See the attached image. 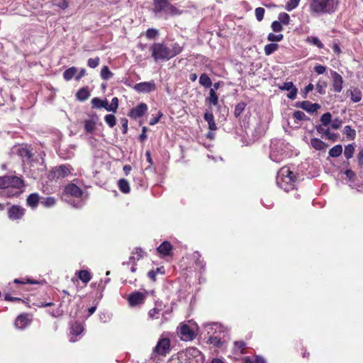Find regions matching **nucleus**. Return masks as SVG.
Returning <instances> with one entry per match:
<instances>
[{"label":"nucleus","mask_w":363,"mask_h":363,"mask_svg":"<svg viewBox=\"0 0 363 363\" xmlns=\"http://www.w3.org/2000/svg\"><path fill=\"white\" fill-rule=\"evenodd\" d=\"M307 41L317 46L320 49L323 48V44L317 37L308 38Z\"/></svg>","instance_id":"51"},{"label":"nucleus","mask_w":363,"mask_h":363,"mask_svg":"<svg viewBox=\"0 0 363 363\" xmlns=\"http://www.w3.org/2000/svg\"><path fill=\"white\" fill-rule=\"evenodd\" d=\"M24 186L25 182L22 178L16 176H9L6 196L9 198L20 196Z\"/></svg>","instance_id":"4"},{"label":"nucleus","mask_w":363,"mask_h":363,"mask_svg":"<svg viewBox=\"0 0 363 363\" xmlns=\"http://www.w3.org/2000/svg\"><path fill=\"white\" fill-rule=\"evenodd\" d=\"M331 118H332V116H331L330 113H329V112H327V113L323 114V116L320 118V121L322 123L321 125L326 126L328 124H330L332 121Z\"/></svg>","instance_id":"47"},{"label":"nucleus","mask_w":363,"mask_h":363,"mask_svg":"<svg viewBox=\"0 0 363 363\" xmlns=\"http://www.w3.org/2000/svg\"><path fill=\"white\" fill-rule=\"evenodd\" d=\"M271 27L274 32H281L283 30L282 24L278 21H273Z\"/></svg>","instance_id":"59"},{"label":"nucleus","mask_w":363,"mask_h":363,"mask_svg":"<svg viewBox=\"0 0 363 363\" xmlns=\"http://www.w3.org/2000/svg\"><path fill=\"white\" fill-rule=\"evenodd\" d=\"M203 357L196 347L187 348L178 353L177 358H173L169 363H203Z\"/></svg>","instance_id":"2"},{"label":"nucleus","mask_w":363,"mask_h":363,"mask_svg":"<svg viewBox=\"0 0 363 363\" xmlns=\"http://www.w3.org/2000/svg\"><path fill=\"white\" fill-rule=\"evenodd\" d=\"M199 84L206 88H210L212 86V81L207 74L203 73L199 77Z\"/></svg>","instance_id":"34"},{"label":"nucleus","mask_w":363,"mask_h":363,"mask_svg":"<svg viewBox=\"0 0 363 363\" xmlns=\"http://www.w3.org/2000/svg\"><path fill=\"white\" fill-rule=\"evenodd\" d=\"M26 213V209L18 205H13L8 210V217L11 220H21Z\"/></svg>","instance_id":"9"},{"label":"nucleus","mask_w":363,"mask_h":363,"mask_svg":"<svg viewBox=\"0 0 363 363\" xmlns=\"http://www.w3.org/2000/svg\"><path fill=\"white\" fill-rule=\"evenodd\" d=\"M133 88L138 92L150 93L156 89V85L154 81L144 82L135 84Z\"/></svg>","instance_id":"12"},{"label":"nucleus","mask_w":363,"mask_h":363,"mask_svg":"<svg viewBox=\"0 0 363 363\" xmlns=\"http://www.w3.org/2000/svg\"><path fill=\"white\" fill-rule=\"evenodd\" d=\"M172 250V245L168 241H164L157 248V252L162 257L168 256Z\"/></svg>","instance_id":"20"},{"label":"nucleus","mask_w":363,"mask_h":363,"mask_svg":"<svg viewBox=\"0 0 363 363\" xmlns=\"http://www.w3.org/2000/svg\"><path fill=\"white\" fill-rule=\"evenodd\" d=\"M347 95L350 96L351 101L354 103L359 102L362 98V93L357 87H354L352 89H348L347 91Z\"/></svg>","instance_id":"21"},{"label":"nucleus","mask_w":363,"mask_h":363,"mask_svg":"<svg viewBox=\"0 0 363 363\" xmlns=\"http://www.w3.org/2000/svg\"><path fill=\"white\" fill-rule=\"evenodd\" d=\"M279 89L289 91V93L287 94V97L291 100L296 98L298 89L294 86L292 82H286L283 83L282 85L279 86Z\"/></svg>","instance_id":"15"},{"label":"nucleus","mask_w":363,"mask_h":363,"mask_svg":"<svg viewBox=\"0 0 363 363\" xmlns=\"http://www.w3.org/2000/svg\"><path fill=\"white\" fill-rule=\"evenodd\" d=\"M13 282L15 284H22V285H25L26 284H35L36 281H33V279H25V278H22V279H15L13 280Z\"/></svg>","instance_id":"58"},{"label":"nucleus","mask_w":363,"mask_h":363,"mask_svg":"<svg viewBox=\"0 0 363 363\" xmlns=\"http://www.w3.org/2000/svg\"><path fill=\"white\" fill-rule=\"evenodd\" d=\"M70 174V169L69 166L62 164L56 167L55 170L53 171L51 174H52V178L55 179H59L61 178H65L67 177Z\"/></svg>","instance_id":"16"},{"label":"nucleus","mask_w":363,"mask_h":363,"mask_svg":"<svg viewBox=\"0 0 363 363\" xmlns=\"http://www.w3.org/2000/svg\"><path fill=\"white\" fill-rule=\"evenodd\" d=\"M295 106L305 110L309 113H315L320 108V106L318 104H313L309 101H298L296 102Z\"/></svg>","instance_id":"11"},{"label":"nucleus","mask_w":363,"mask_h":363,"mask_svg":"<svg viewBox=\"0 0 363 363\" xmlns=\"http://www.w3.org/2000/svg\"><path fill=\"white\" fill-rule=\"evenodd\" d=\"M145 298L146 294L145 293L135 291L129 295L128 301L131 306H135L143 303Z\"/></svg>","instance_id":"10"},{"label":"nucleus","mask_w":363,"mask_h":363,"mask_svg":"<svg viewBox=\"0 0 363 363\" xmlns=\"http://www.w3.org/2000/svg\"><path fill=\"white\" fill-rule=\"evenodd\" d=\"M150 50L155 61L168 60L169 58V48L162 43H154Z\"/></svg>","instance_id":"5"},{"label":"nucleus","mask_w":363,"mask_h":363,"mask_svg":"<svg viewBox=\"0 0 363 363\" xmlns=\"http://www.w3.org/2000/svg\"><path fill=\"white\" fill-rule=\"evenodd\" d=\"M206 103L217 106L218 104V96L214 89H211L209 91V96L206 99Z\"/></svg>","instance_id":"31"},{"label":"nucleus","mask_w":363,"mask_h":363,"mask_svg":"<svg viewBox=\"0 0 363 363\" xmlns=\"http://www.w3.org/2000/svg\"><path fill=\"white\" fill-rule=\"evenodd\" d=\"M164 12H166L172 16L180 15L182 13V11L179 9H177L175 6L170 4L169 2V1H167V8H166Z\"/></svg>","instance_id":"37"},{"label":"nucleus","mask_w":363,"mask_h":363,"mask_svg":"<svg viewBox=\"0 0 363 363\" xmlns=\"http://www.w3.org/2000/svg\"><path fill=\"white\" fill-rule=\"evenodd\" d=\"M64 194L67 196L80 199L84 194V191L75 184L69 183L65 186Z\"/></svg>","instance_id":"8"},{"label":"nucleus","mask_w":363,"mask_h":363,"mask_svg":"<svg viewBox=\"0 0 363 363\" xmlns=\"http://www.w3.org/2000/svg\"><path fill=\"white\" fill-rule=\"evenodd\" d=\"M56 201L53 197H48L41 201V203L45 207H51L55 204Z\"/></svg>","instance_id":"57"},{"label":"nucleus","mask_w":363,"mask_h":363,"mask_svg":"<svg viewBox=\"0 0 363 363\" xmlns=\"http://www.w3.org/2000/svg\"><path fill=\"white\" fill-rule=\"evenodd\" d=\"M342 153V146L340 144L336 145L329 150V156L332 157H337Z\"/></svg>","instance_id":"35"},{"label":"nucleus","mask_w":363,"mask_h":363,"mask_svg":"<svg viewBox=\"0 0 363 363\" xmlns=\"http://www.w3.org/2000/svg\"><path fill=\"white\" fill-rule=\"evenodd\" d=\"M279 21L281 24L288 25L290 21V16L288 13L283 12L280 13L278 16Z\"/></svg>","instance_id":"46"},{"label":"nucleus","mask_w":363,"mask_h":363,"mask_svg":"<svg viewBox=\"0 0 363 363\" xmlns=\"http://www.w3.org/2000/svg\"><path fill=\"white\" fill-rule=\"evenodd\" d=\"M91 107L92 108H101V99L99 97H94L91 101Z\"/></svg>","instance_id":"60"},{"label":"nucleus","mask_w":363,"mask_h":363,"mask_svg":"<svg viewBox=\"0 0 363 363\" xmlns=\"http://www.w3.org/2000/svg\"><path fill=\"white\" fill-rule=\"evenodd\" d=\"M147 110V106L145 103H140L135 108H132L128 113V116L137 119L143 116Z\"/></svg>","instance_id":"14"},{"label":"nucleus","mask_w":363,"mask_h":363,"mask_svg":"<svg viewBox=\"0 0 363 363\" xmlns=\"http://www.w3.org/2000/svg\"><path fill=\"white\" fill-rule=\"evenodd\" d=\"M357 162L359 167H363V148L359 150L357 156Z\"/></svg>","instance_id":"64"},{"label":"nucleus","mask_w":363,"mask_h":363,"mask_svg":"<svg viewBox=\"0 0 363 363\" xmlns=\"http://www.w3.org/2000/svg\"><path fill=\"white\" fill-rule=\"evenodd\" d=\"M167 1L168 0H153L155 13H157L164 11L167 8Z\"/></svg>","instance_id":"28"},{"label":"nucleus","mask_w":363,"mask_h":363,"mask_svg":"<svg viewBox=\"0 0 363 363\" xmlns=\"http://www.w3.org/2000/svg\"><path fill=\"white\" fill-rule=\"evenodd\" d=\"M84 331V327L82 323L75 322L70 327V341L74 342L78 340L77 336L80 335Z\"/></svg>","instance_id":"18"},{"label":"nucleus","mask_w":363,"mask_h":363,"mask_svg":"<svg viewBox=\"0 0 363 363\" xmlns=\"http://www.w3.org/2000/svg\"><path fill=\"white\" fill-rule=\"evenodd\" d=\"M209 342L216 347H219L222 344L220 339L218 337H211L209 338Z\"/></svg>","instance_id":"63"},{"label":"nucleus","mask_w":363,"mask_h":363,"mask_svg":"<svg viewBox=\"0 0 363 363\" xmlns=\"http://www.w3.org/2000/svg\"><path fill=\"white\" fill-rule=\"evenodd\" d=\"M9 176L0 177V189L3 191V193L6 194V190L7 189V182Z\"/></svg>","instance_id":"54"},{"label":"nucleus","mask_w":363,"mask_h":363,"mask_svg":"<svg viewBox=\"0 0 363 363\" xmlns=\"http://www.w3.org/2000/svg\"><path fill=\"white\" fill-rule=\"evenodd\" d=\"M204 120L208 123V128L213 131L217 130V125L214 121L213 114L211 112H206L203 116Z\"/></svg>","instance_id":"27"},{"label":"nucleus","mask_w":363,"mask_h":363,"mask_svg":"<svg viewBox=\"0 0 363 363\" xmlns=\"http://www.w3.org/2000/svg\"><path fill=\"white\" fill-rule=\"evenodd\" d=\"M300 1L301 0H289L286 4V9L288 11H292L298 6Z\"/></svg>","instance_id":"50"},{"label":"nucleus","mask_w":363,"mask_h":363,"mask_svg":"<svg viewBox=\"0 0 363 363\" xmlns=\"http://www.w3.org/2000/svg\"><path fill=\"white\" fill-rule=\"evenodd\" d=\"M179 333L181 339L184 341H191L196 337L194 330L187 324H180L179 328Z\"/></svg>","instance_id":"7"},{"label":"nucleus","mask_w":363,"mask_h":363,"mask_svg":"<svg viewBox=\"0 0 363 363\" xmlns=\"http://www.w3.org/2000/svg\"><path fill=\"white\" fill-rule=\"evenodd\" d=\"M104 121L110 128L114 127L116 124V118L113 114L106 115Z\"/></svg>","instance_id":"44"},{"label":"nucleus","mask_w":363,"mask_h":363,"mask_svg":"<svg viewBox=\"0 0 363 363\" xmlns=\"http://www.w3.org/2000/svg\"><path fill=\"white\" fill-rule=\"evenodd\" d=\"M293 118L298 121L310 120V118L301 111H295L293 113Z\"/></svg>","instance_id":"43"},{"label":"nucleus","mask_w":363,"mask_h":363,"mask_svg":"<svg viewBox=\"0 0 363 363\" xmlns=\"http://www.w3.org/2000/svg\"><path fill=\"white\" fill-rule=\"evenodd\" d=\"M100 62V59L99 57H96L95 58H89L87 62V65L90 68H96L99 66Z\"/></svg>","instance_id":"56"},{"label":"nucleus","mask_w":363,"mask_h":363,"mask_svg":"<svg viewBox=\"0 0 363 363\" xmlns=\"http://www.w3.org/2000/svg\"><path fill=\"white\" fill-rule=\"evenodd\" d=\"M30 323L31 319L29 318V315L28 313H21L16 318L14 325L17 329L23 330L29 325Z\"/></svg>","instance_id":"13"},{"label":"nucleus","mask_w":363,"mask_h":363,"mask_svg":"<svg viewBox=\"0 0 363 363\" xmlns=\"http://www.w3.org/2000/svg\"><path fill=\"white\" fill-rule=\"evenodd\" d=\"M279 48V45L277 43H269L264 46V50L266 55H269L277 51Z\"/></svg>","instance_id":"40"},{"label":"nucleus","mask_w":363,"mask_h":363,"mask_svg":"<svg viewBox=\"0 0 363 363\" xmlns=\"http://www.w3.org/2000/svg\"><path fill=\"white\" fill-rule=\"evenodd\" d=\"M343 133L350 140H354L356 137V130L352 128L350 125L345 126Z\"/></svg>","instance_id":"38"},{"label":"nucleus","mask_w":363,"mask_h":363,"mask_svg":"<svg viewBox=\"0 0 363 363\" xmlns=\"http://www.w3.org/2000/svg\"><path fill=\"white\" fill-rule=\"evenodd\" d=\"M110 108V111L116 113L118 108V99L117 97H113L111 100V104L108 106Z\"/></svg>","instance_id":"55"},{"label":"nucleus","mask_w":363,"mask_h":363,"mask_svg":"<svg viewBox=\"0 0 363 363\" xmlns=\"http://www.w3.org/2000/svg\"><path fill=\"white\" fill-rule=\"evenodd\" d=\"M233 349L235 354H245L247 352V344L243 340L235 341Z\"/></svg>","instance_id":"24"},{"label":"nucleus","mask_w":363,"mask_h":363,"mask_svg":"<svg viewBox=\"0 0 363 363\" xmlns=\"http://www.w3.org/2000/svg\"><path fill=\"white\" fill-rule=\"evenodd\" d=\"M90 91L88 86H84L79 89L76 93V99L80 101H84L87 100L90 96Z\"/></svg>","instance_id":"25"},{"label":"nucleus","mask_w":363,"mask_h":363,"mask_svg":"<svg viewBox=\"0 0 363 363\" xmlns=\"http://www.w3.org/2000/svg\"><path fill=\"white\" fill-rule=\"evenodd\" d=\"M132 254L133 255H136L135 257H136L137 260L138 261L143 257L145 252L142 248L137 247L135 249V251L132 252Z\"/></svg>","instance_id":"62"},{"label":"nucleus","mask_w":363,"mask_h":363,"mask_svg":"<svg viewBox=\"0 0 363 363\" xmlns=\"http://www.w3.org/2000/svg\"><path fill=\"white\" fill-rule=\"evenodd\" d=\"M342 123V121L339 118H336L333 119V121H331V127L333 129L337 130V129L340 128Z\"/></svg>","instance_id":"61"},{"label":"nucleus","mask_w":363,"mask_h":363,"mask_svg":"<svg viewBox=\"0 0 363 363\" xmlns=\"http://www.w3.org/2000/svg\"><path fill=\"white\" fill-rule=\"evenodd\" d=\"M113 76V73L111 72L108 67L105 65L101 68V77L104 80H108Z\"/></svg>","instance_id":"39"},{"label":"nucleus","mask_w":363,"mask_h":363,"mask_svg":"<svg viewBox=\"0 0 363 363\" xmlns=\"http://www.w3.org/2000/svg\"><path fill=\"white\" fill-rule=\"evenodd\" d=\"M338 0H311L310 11L312 13H332L338 6Z\"/></svg>","instance_id":"3"},{"label":"nucleus","mask_w":363,"mask_h":363,"mask_svg":"<svg viewBox=\"0 0 363 363\" xmlns=\"http://www.w3.org/2000/svg\"><path fill=\"white\" fill-rule=\"evenodd\" d=\"M247 104L245 102L238 103L234 110V116L235 118H239L242 113L245 109Z\"/></svg>","instance_id":"41"},{"label":"nucleus","mask_w":363,"mask_h":363,"mask_svg":"<svg viewBox=\"0 0 363 363\" xmlns=\"http://www.w3.org/2000/svg\"><path fill=\"white\" fill-rule=\"evenodd\" d=\"M170 350V340L167 337H161L154 348V352L162 356H165Z\"/></svg>","instance_id":"6"},{"label":"nucleus","mask_w":363,"mask_h":363,"mask_svg":"<svg viewBox=\"0 0 363 363\" xmlns=\"http://www.w3.org/2000/svg\"><path fill=\"white\" fill-rule=\"evenodd\" d=\"M333 78V89L335 92L340 93L342 89L343 79L342 76L335 71H333L331 73Z\"/></svg>","instance_id":"17"},{"label":"nucleus","mask_w":363,"mask_h":363,"mask_svg":"<svg viewBox=\"0 0 363 363\" xmlns=\"http://www.w3.org/2000/svg\"><path fill=\"white\" fill-rule=\"evenodd\" d=\"M311 146L315 150L325 151L328 147V144L317 138H313L310 142Z\"/></svg>","instance_id":"23"},{"label":"nucleus","mask_w":363,"mask_h":363,"mask_svg":"<svg viewBox=\"0 0 363 363\" xmlns=\"http://www.w3.org/2000/svg\"><path fill=\"white\" fill-rule=\"evenodd\" d=\"M75 275L82 281L83 284H84V285H86L92 278L91 273L86 269L77 271L75 273Z\"/></svg>","instance_id":"22"},{"label":"nucleus","mask_w":363,"mask_h":363,"mask_svg":"<svg viewBox=\"0 0 363 363\" xmlns=\"http://www.w3.org/2000/svg\"><path fill=\"white\" fill-rule=\"evenodd\" d=\"M297 182V175L290 170L288 167H281L277 174V183L278 186L289 192L295 189Z\"/></svg>","instance_id":"1"},{"label":"nucleus","mask_w":363,"mask_h":363,"mask_svg":"<svg viewBox=\"0 0 363 363\" xmlns=\"http://www.w3.org/2000/svg\"><path fill=\"white\" fill-rule=\"evenodd\" d=\"M118 186L119 190L123 194H128L130 191L129 183L125 179H120L118 182Z\"/></svg>","instance_id":"32"},{"label":"nucleus","mask_w":363,"mask_h":363,"mask_svg":"<svg viewBox=\"0 0 363 363\" xmlns=\"http://www.w3.org/2000/svg\"><path fill=\"white\" fill-rule=\"evenodd\" d=\"M315 130H317V132L318 133L322 135V137L323 135H325L326 137V138H328L330 140L335 142L337 140V137H338L337 133H331L330 131L329 128L325 129L323 128V126H322L320 125H318L315 126Z\"/></svg>","instance_id":"19"},{"label":"nucleus","mask_w":363,"mask_h":363,"mask_svg":"<svg viewBox=\"0 0 363 363\" xmlns=\"http://www.w3.org/2000/svg\"><path fill=\"white\" fill-rule=\"evenodd\" d=\"M40 196L37 193L30 194L26 199L27 205L33 208H36L38 206Z\"/></svg>","instance_id":"26"},{"label":"nucleus","mask_w":363,"mask_h":363,"mask_svg":"<svg viewBox=\"0 0 363 363\" xmlns=\"http://www.w3.org/2000/svg\"><path fill=\"white\" fill-rule=\"evenodd\" d=\"M160 312L161 309L157 307H155L149 311L148 315L151 319H157L159 318Z\"/></svg>","instance_id":"49"},{"label":"nucleus","mask_w":363,"mask_h":363,"mask_svg":"<svg viewBox=\"0 0 363 363\" xmlns=\"http://www.w3.org/2000/svg\"><path fill=\"white\" fill-rule=\"evenodd\" d=\"M96 120L91 118L84 121V127L86 133H93L96 129Z\"/></svg>","instance_id":"29"},{"label":"nucleus","mask_w":363,"mask_h":363,"mask_svg":"<svg viewBox=\"0 0 363 363\" xmlns=\"http://www.w3.org/2000/svg\"><path fill=\"white\" fill-rule=\"evenodd\" d=\"M354 152V147L352 144H349L345 147L344 155L346 159H351L353 157Z\"/></svg>","instance_id":"42"},{"label":"nucleus","mask_w":363,"mask_h":363,"mask_svg":"<svg viewBox=\"0 0 363 363\" xmlns=\"http://www.w3.org/2000/svg\"><path fill=\"white\" fill-rule=\"evenodd\" d=\"M256 18L258 21H261L264 18V15L265 13L264 9L262 7H258L255 9V11Z\"/></svg>","instance_id":"53"},{"label":"nucleus","mask_w":363,"mask_h":363,"mask_svg":"<svg viewBox=\"0 0 363 363\" xmlns=\"http://www.w3.org/2000/svg\"><path fill=\"white\" fill-rule=\"evenodd\" d=\"M158 34L159 33L157 30L155 28H148L146 31V38L150 40L155 39Z\"/></svg>","instance_id":"52"},{"label":"nucleus","mask_w":363,"mask_h":363,"mask_svg":"<svg viewBox=\"0 0 363 363\" xmlns=\"http://www.w3.org/2000/svg\"><path fill=\"white\" fill-rule=\"evenodd\" d=\"M18 155L22 158H26L27 160L31 159L33 156L31 150L26 147H19L18 150Z\"/></svg>","instance_id":"33"},{"label":"nucleus","mask_w":363,"mask_h":363,"mask_svg":"<svg viewBox=\"0 0 363 363\" xmlns=\"http://www.w3.org/2000/svg\"><path fill=\"white\" fill-rule=\"evenodd\" d=\"M284 38L283 34H274L272 33H270L267 35V40L271 42H279L282 40Z\"/></svg>","instance_id":"48"},{"label":"nucleus","mask_w":363,"mask_h":363,"mask_svg":"<svg viewBox=\"0 0 363 363\" xmlns=\"http://www.w3.org/2000/svg\"><path fill=\"white\" fill-rule=\"evenodd\" d=\"M183 50V46H181L178 43L172 44L171 48H169V58H172L176 55L180 54Z\"/></svg>","instance_id":"30"},{"label":"nucleus","mask_w":363,"mask_h":363,"mask_svg":"<svg viewBox=\"0 0 363 363\" xmlns=\"http://www.w3.org/2000/svg\"><path fill=\"white\" fill-rule=\"evenodd\" d=\"M77 72V69L75 67H69L63 72V77L66 81H69L74 77Z\"/></svg>","instance_id":"36"},{"label":"nucleus","mask_w":363,"mask_h":363,"mask_svg":"<svg viewBox=\"0 0 363 363\" xmlns=\"http://www.w3.org/2000/svg\"><path fill=\"white\" fill-rule=\"evenodd\" d=\"M33 305L38 307H47L53 306L54 303L49 298V301H48L45 298H43L41 301H38L35 303H33Z\"/></svg>","instance_id":"45"}]
</instances>
